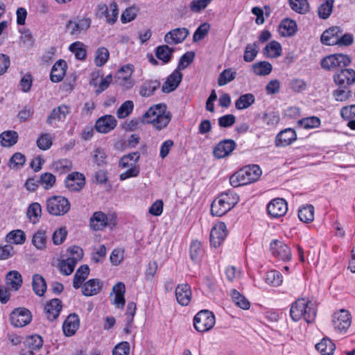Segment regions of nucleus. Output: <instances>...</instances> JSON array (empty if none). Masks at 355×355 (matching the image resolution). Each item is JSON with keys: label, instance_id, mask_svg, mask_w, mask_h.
I'll return each mask as SVG.
<instances>
[{"label": "nucleus", "instance_id": "obj_1", "mask_svg": "<svg viewBox=\"0 0 355 355\" xmlns=\"http://www.w3.org/2000/svg\"><path fill=\"white\" fill-rule=\"evenodd\" d=\"M172 118V114L167 111L166 105L159 103L151 106L143 114L141 122L151 124L156 130H162L167 127Z\"/></svg>", "mask_w": 355, "mask_h": 355}, {"label": "nucleus", "instance_id": "obj_2", "mask_svg": "<svg viewBox=\"0 0 355 355\" xmlns=\"http://www.w3.org/2000/svg\"><path fill=\"white\" fill-rule=\"evenodd\" d=\"M261 174L262 171L259 165H248L231 175L230 183L233 187L247 185L257 181Z\"/></svg>", "mask_w": 355, "mask_h": 355}, {"label": "nucleus", "instance_id": "obj_3", "mask_svg": "<svg viewBox=\"0 0 355 355\" xmlns=\"http://www.w3.org/2000/svg\"><path fill=\"white\" fill-rule=\"evenodd\" d=\"M352 59L348 55L334 53L323 58L320 61L322 68L327 71H336L349 65Z\"/></svg>", "mask_w": 355, "mask_h": 355}, {"label": "nucleus", "instance_id": "obj_4", "mask_svg": "<svg viewBox=\"0 0 355 355\" xmlns=\"http://www.w3.org/2000/svg\"><path fill=\"white\" fill-rule=\"evenodd\" d=\"M47 211L53 216H64L69 212L71 204L67 198L61 196H53L46 202Z\"/></svg>", "mask_w": 355, "mask_h": 355}, {"label": "nucleus", "instance_id": "obj_5", "mask_svg": "<svg viewBox=\"0 0 355 355\" xmlns=\"http://www.w3.org/2000/svg\"><path fill=\"white\" fill-rule=\"evenodd\" d=\"M215 323L214 314L207 309L200 311L193 318V327L200 333L209 331L214 327Z\"/></svg>", "mask_w": 355, "mask_h": 355}, {"label": "nucleus", "instance_id": "obj_6", "mask_svg": "<svg viewBox=\"0 0 355 355\" xmlns=\"http://www.w3.org/2000/svg\"><path fill=\"white\" fill-rule=\"evenodd\" d=\"M309 302V300L300 298L292 304L290 309V315L293 320L298 321L302 318H304L308 324L311 322L310 314L307 311Z\"/></svg>", "mask_w": 355, "mask_h": 355}, {"label": "nucleus", "instance_id": "obj_7", "mask_svg": "<svg viewBox=\"0 0 355 355\" xmlns=\"http://www.w3.org/2000/svg\"><path fill=\"white\" fill-rule=\"evenodd\" d=\"M92 20L89 17H76L67 21L66 31L71 35L77 37L89 29Z\"/></svg>", "mask_w": 355, "mask_h": 355}, {"label": "nucleus", "instance_id": "obj_8", "mask_svg": "<svg viewBox=\"0 0 355 355\" xmlns=\"http://www.w3.org/2000/svg\"><path fill=\"white\" fill-rule=\"evenodd\" d=\"M351 315L346 309H340L332 315V324L337 332L345 333L351 326Z\"/></svg>", "mask_w": 355, "mask_h": 355}, {"label": "nucleus", "instance_id": "obj_9", "mask_svg": "<svg viewBox=\"0 0 355 355\" xmlns=\"http://www.w3.org/2000/svg\"><path fill=\"white\" fill-rule=\"evenodd\" d=\"M133 71L134 67L132 64H128L121 67L115 75L116 83L124 89L132 88L135 84L131 78Z\"/></svg>", "mask_w": 355, "mask_h": 355}, {"label": "nucleus", "instance_id": "obj_10", "mask_svg": "<svg viewBox=\"0 0 355 355\" xmlns=\"http://www.w3.org/2000/svg\"><path fill=\"white\" fill-rule=\"evenodd\" d=\"M270 250L272 254L279 260L288 261L291 259V250L282 241L272 240L270 244Z\"/></svg>", "mask_w": 355, "mask_h": 355}, {"label": "nucleus", "instance_id": "obj_11", "mask_svg": "<svg viewBox=\"0 0 355 355\" xmlns=\"http://www.w3.org/2000/svg\"><path fill=\"white\" fill-rule=\"evenodd\" d=\"M11 324L16 327H22L28 324L32 320V315L25 308L15 309L10 315Z\"/></svg>", "mask_w": 355, "mask_h": 355}, {"label": "nucleus", "instance_id": "obj_12", "mask_svg": "<svg viewBox=\"0 0 355 355\" xmlns=\"http://www.w3.org/2000/svg\"><path fill=\"white\" fill-rule=\"evenodd\" d=\"M333 79L334 83L340 87H347L355 83V70L342 68L334 73Z\"/></svg>", "mask_w": 355, "mask_h": 355}, {"label": "nucleus", "instance_id": "obj_13", "mask_svg": "<svg viewBox=\"0 0 355 355\" xmlns=\"http://www.w3.org/2000/svg\"><path fill=\"white\" fill-rule=\"evenodd\" d=\"M236 143L230 139L219 141L213 148V155L217 159H223L230 156L236 147Z\"/></svg>", "mask_w": 355, "mask_h": 355}, {"label": "nucleus", "instance_id": "obj_14", "mask_svg": "<svg viewBox=\"0 0 355 355\" xmlns=\"http://www.w3.org/2000/svg\"><path fill=\"white\" fill-rule=\"evenodd\" d=\"M227 235L226 225L220 222L216 223L210 232V244L214 248L219 247Z\"/></svg>", "mask_w": 355, "mask_h": 355}, {"label": "nucleus", "instance_id": "obj_15", "mask_svg": "<svg viewBox=\"0 0 355 355\" xmlns=\"http://www.w3.org/2000/svg\"><path fill=\"white\" fill-rule=\"evenodd\" d=\"M288 211L287 202L283 198H275L267 206V211L272 218H280Z\"/></svg>", "mask_w": 355, "mask_h": 355}, {"label": "nucleus", "instance_id": "obj_16", "mask_svg": "<svg viewBox=\"0 0 355 355\" xmlns=\"http://www.w3.org/2000/svg\"><path fill=\"white\" fill-rule=\"evenodd\" d=\"M98 14L100 17H105L108 24H114L116 21L119 15L117 3L112 2L109 7L105 4L98 5Z\"/></svg>", "mask_w": 355, "mask_h": 355}, {"label": "nucleus", "instance_id": "obj_17", "mask_svg": "<svg viewBox=\"0 0 355 355\" xmlns=\"http://www.w3.org/2000/svg\"><path fill=\"white\" fill-rule=\"evenodd\" d=\"M64 183L69 191H80L85 185V178L81 173L73 172L67 176Z\"/></svg>", "mask_w": 355, "mask_h": 355}, {"label": "nucleus", "instance_id": "obj_18", "mask_svg": "<svg viewBox=\"0 0 355 355\" xmlns=\"http://www.w3.org/2000/svg\"><path fill=\"white\" fill-rule=\"evenodd\" d=\"M117 125L115 117L110 114L104 115L98 119L95 123L97 132L106 134L113 130Z\"/></svg>", "mask_w": 355, "mask_h": 355}, {"label": "nucleus", "instance_id": "obj_19", "mask_svg": "<svg viewBox=\"0 0 355 355\" xmlns=\"http://www.w3.org/2000/svg\"><path fill=\"white\" fill-rule=\"evenodd\" d=\"M189 31L187 28H177L168 32L164 36V42L168 44L182 43L189 35Z\"/></svg>", "mask_w": 355, "mask_h": 355}, {"label": "nucleus", "instance_id": "obj_20", "mask_svg": "<svg viewBox=\"0 0 355 355\" xmlns=\"http://www.w3.org/2000/svg\"><path fill=\"white\" fill-rule=\"evenodd\" d=\"M175 297L181 306H187L191 300L192 291L188 284H178L175 288Z\"/></svg>", "mask_w": 355, "mask_h": 355}, {"label": "nucleus", "instance_id": "obj_21", "mask_svg": "<svg viewBox=\"0 0 355 355\" xmlns=\"http://www.w3.org/2000/svg\"><path fill=\"white\" fill-rule=\"evenodd\" d=\"M296 139L295 131L292 128H286L277 134L275 144L277 147H285L291 144Z\"/></svg>", "mask_w": 355, "mask_h": 355}, {"label": "nucleus", "instance_id": "obj_22", "mask_svg": "<svg viewBox=\"0 0 355 355\" xmlns=\"http://www.w3.org/2000/svg\"><path fill=\"white\" fill-rule=\"evenodd\" d=\"M182 79V73L176 69L169 75L162 87V91L164 93H169L174 91L180 84Z\"/></svg>", "mask_w": 355, "mask_h": 355}, {"label": "nucleus", "instance_id": "obj_23", "mask_svg": "<svg viewBox=\"0 0 355 355\" xmlns=\"http://www.w3.org/2000/svg\"><path fill=\"white\" fill-rule=\"evenodd\" d=\"M342 33L343 30L340 26H332L323 32L320 40L324 44L334 46Z\"/></svg>", "mask_w": 355, "mask_h": 355}, {"label": "nucleus", "instance_id": "obj_24", "mask_svg": "<svg viewBox=\"0 0 355 355\" xmlns=\"http://www.w3.org/2000/svg\"><path fill=\"white\" fill-rule=\"evenodd\" d=\"M62 308V304L60 300L58 298L52 299L44 307L47 319L50 321L55 320L59 316Z\"/></svg>", "mask_w": 355, "mask_h": 355}, {"label": "nucleus", "instance_id": "obj_25", "mask_svg": "<svg viewBox=\"0 0 355 355\" xmlns=\"http://www.w3.org/2000/svg\"><path fill=\"white\" fill-rule=\"evenodd\" d=\"M80 325L78 315L76 313H71L64 320L62 329L65 336H71L75 334Z\"/></svg>", "mask_w": 355, "mask_h": 355}, {"label": "nucleus", "instance_id": "obj_26", "mask_svg": "<svg viewBox=\"0 0 355 355\" xmlns=\"http://www.w3.org/2000/svg\"><path fill=\"white\" fill-rule=\"evenodd\" d=\"M70 112V107L66 105H61L54 108L50 115L47 117L46 123L52 125L55 121H64Z\"/></svg>", "mask_w": 355, "mask_h": 355}, {"label": "nucleus", "instance_id": "obj_27", "mask_svg": "<svg viewBox=\"0 0 355 355\" xmlns=\"http://www.w3.org/2000/svg\"><path fill=\"white\" fill-rule=\"evenodd\" d=\"M102 282L98 279H91L82 286V293L85 296H93L100 293Z\"/></svg>", "mask_w": 355, "mask_h": 355}, {"label": "nucleus", "instance_id": "obj_28", "mask_svg": "<svg viewBox=\"0 0 355 355\" xmlns=\"http://www.w3.org/2000/svg\"><path fill=\"white\" fill-rule=\"evenodd\" d=\"M231 209L232 208L220 196L216 198L211 205V214L215 216H222Z\"/></svg>", "mask_w": 355, "mask_h": 355}, {"label": "nucleus", "instance_id": "obj_29", "mask_svg": "<svg viewBox=\"0 0 355 355\" xmlns=\"http://www.w3.org/2000/svg\"><path fill=\"white\" fill-rule=\"evenodd\" d=\"M6 284L11 291H18L23 284L21 275L17 270L9 271L6 276Z\"/></svg>", "mask_w": 355, "mask_h": 355}, {"label": "nucleus", "instance_id": "obj_30", "mask_svg": "<svg viewBox=\"0 0 355 355\" xmlns=\"http://www.w3.org/2000/svg\"><path fill=\"white\" fill-rule=\"evenodd\" d=\"M66 67L67 63L64 60H58L52 67L50 74L51 80L53 83L60 82L65 75Z\"/></svg>", "mask_w": 355, "mask_h": 355}, {"label": "nucleus", "instance_id": "obj_31", "mask_svg": "<svg viewBox=\"0 0 355 355\" xmlns=\"http://www.w3.org/2000/svg\"><path fill=\"white\" fill-rule=\"evenodd\" d=\"M297 30L296 21L288 18L284 19L279 26V34L283 37H291L295 34Z\"/></svg>", "mask_w": 355, "mask_h": 355}, {"label": "nucleus", "instance_id": "obj_32", "mask_svg": "<svg viewBox=\"0 0 355 355\" xmlns=\"http://www.w3.org/2000/svg\"><path fill=\"white\" fill-rule=\"evenodd\" d=\"M107 217L102 211H96L94 213L89 220V225L92 230L98 231L103 230L107 226Z\"/></svg>", "mask_w": 355, "mask_h": 355}, {"label": "nucleus", "instance_id": "obj_33", "mask_svg": "<svg viewBox=\"0 0 355 355\" xmlns=\"http://www.w3.org/2000/svg\"><path fill=\"white\" fill-rule=\"evenodd\" d=\"M112 292L115 294L114 304L119 309H123L125 303L124 297L125 292V284L123 282L116 283L112 287Z\"/></svg>", "mask_w": 355, "mask_h": 355}, {"label": "nucleus", "instance_id": "obj_34", "mask_svg": "<svg viewBox=\"0 0 355 355\" xmlns=\"http://www.w3.org/2000/svg\"><path fill=\"white\" fill-rule=\"evenodd\" d=\"M160 87V83L157 80H145L139 88V94L144 97H149Z\"/></svg>", "mask_w": 355, "mask_h": 355}, {"label": "nucleus", "instance_id": "obj_35", "mask_svg": "<svg viewBox=\"0 0 355 355\" xmlns=\"http://www.w3.org/2000/svg\"><path fill=\"white\" fill-rule=\"evenodd\" d=\"M175 49L169 47L167 44L159 46L155 49V55L163 64L168 63L175 52Z\"/></svg>", "mask_w": 355, "mask_h": 355}, {"label": "nucleus", "instance_id": "obj_36", "mask_svg": "<svg viewBox=\"0 0 355 355\" xmlns=\"http://www.w3.org/2000/svg\"><path fill=\"white\" fill-rule=\"evenodd\" d=\"M24 345L29 349L27 352V355H33V350L40 349L43 345V339L42 336L34 334L26 337ZM21 355H26V354Z\"/></svg>", "mask_w": 355, "mask_h": 355}, {"label": "nucleus", "instance_id": "obj_37", "mask_svg": "<svg viewBox=\"0 0 355 355\" xmlns=\"http://www.w3.org/2000/svg\"><path fill=\"white\" fill-rule=\"evenodd\" d=\"M89 274V268L87 265L81 266L76 272L73 277V286L78 289L80 288L83 283L87 278Z\"/></svg>", "mask_w": 355, "mask_h": 355}, {"label": "nucleus", "instance_id": "obj_38", "mask_svg": "<svg viewBox=\"0 0 355 355\" xmlns=\"http://www.w3.org/2000/svg\"><path fill=\"white\" fill-rule=\"evenodd\" d=\"M282 51L281 44L278 42L273 40L265 46L263 53L267 58H275L281 55Z\"/></svg>", "mask_w": 355, "mask_h": 355}, {"label": "nucleus", "instance_id": "obj_39", "mask_svg": "<svg viewBox=\"0 0 355 355\" xmlns=\"http://www.w3.org/2000/svg\"><path fill=\"white\" fill-rule=\"evenodd\" d=\"M32 286L35 293L38 296H43L47 288L44 278L39 274L33 276Z\"/></svg>", "mask_w": 355, "mask_h": 355}, {"label": "nucleus", "instance_id": "obj_40", "mask_svg": "<svg viewBox=\"0 0 355 355\" xmlns=\"http://www.w3.org/2000/svg\"><path fill=\"white\" fill-rule=\"evenodd\" d=\"M252 69L253 72L257 76H267L270 74L272 70V64L267 61H260L252 64Z\"/></svg>", "mask_w": 355, "mask_h": 355}, {"label": "nucleus", "instance_id": "obj_41", "mask_svg": "<svg viewBox=\"0 0 355 355\" xmlns=\"http://www.w3.org/2000/svg\"><path fill=\"white\" fill-rule=\"evenodd\" d=\"M316 349L322 355H331L336 349L335 344L329 338H323L315 345Z\"/></svg>", "mask_w": 355, "mask_h": 355}, {"label": "nucleus", "instance_id": "obj_42", "mask_svg": "<svg viewBox=\"0 0 355 355\" xmlns=\"http://www.w3.org/2000/svg\"><path fill=\"white\" fill-rule=\"evenodd\" d=\"M0 139L2 146L10 147L17 142L18 134L13 130L5 131L0 135Z\"/></svg>", "mask_w": 355, "mask_h": 355}, {"label": "nucleus", "instance_id": "obj_43", "mask_svg": "<svg viewBox=\"0 0 355 355\" xmlns=\"http://www.w3.org/2000/svg\"><path fill=\"white\" fill-rule=\"evenodd\" d=\"M140 154L139 152H134L125 155L121 158L119 165L122 168H129L131 166H136Z\"/></svg>", "mask_w": 355, "mask_h": 355}, {"label": "nucleus", "instance_id": "obj_44", "mask_svg": "<svg viewBox=\"0 0 355 355\" xmlns=\"http://www.w3.org/2000/svg\"><path fill=\"white\" fill-rule=\"evenodd\" d=\"M236 76V71L232 68L224 69L218 76V85L224 86L231 81L234 80Z\"/></svg>", "mask_w": 355, "mask_h": 355}, {"label": "nucleus", "instance_id": "obj_45", "mask_svg": "<svg viewBox=\"0 0 355 355\" xmlns=\"http://www.w3.org/2000/svg\"><path fill=\"white\" fill-rule=\"evenodd\" d=\"M255 101V97L252 94H245L240 96L235 103L237 110H241L249 107Z\"/></svg>", "mask_w": 355, "mask_h": 355}, {"label": "nucleus", "instance_id": "obj_46", "mask_svg": "<svg viewBox=\"0 0 355 355\" xmlns=\"http://www.w3.org/2000/svg\"><path fill=\"white\" fill-rule=\"evenodd\" d=\"M69 51L75 54L78 60H85L87 55V51L85 45L81 42L77 41L72 43L69 48Z\"/></svg>", "mask_w": 355, "mask_h": 355}, {"label": "nucleus", "instance_id": "obj_47", "mask_svg": "<svg viewBox=\"0 0 355 355\" xmlns=\"http://www.w3.org/2000/svg\"><path fill=\"white\" fill-rule=\"evenodd\" d=\"M259 46L258 42L247 44L244 51L243 60L247 62L253 61L257 55Z\"/></svg>", "mask_w": 355, "mask_h": 355}, {"label": "nucleus", "instance_id": "obj_48", "mask_svg": "<svg viewBox=\"0 0 355 355\" xmlns=\"http://www.w3.org/2000/svg\"><path fill=\"white\" fill-rule=\"evenodd\" d=\"M233 302L240 308L247 310L250 308V302L242 295L239 291L233 289L231 292Z\"/></svg>", "mask_w": 355, "mask_h": 355}, {"label": "nucleus", "instance_id": "obj_49", "mask_svg": "<svg viewBox=\"0 0 355 355\" xmlns=\"http://www.w3.org/2000/svg\"><path fill=\"white\" fill-rule=\"evenodd\" d=\"M334 0H325L318 9V13L321 19H327L332 12Z\"/></svg>", "mask_w": 355, "mask_h": 355}, {"label": "nucleus", "instance_id": "obj_50", "mask_svg": "<svg viewBox=\"0 0 355 355\" xmlns=\"http://www.w3.org/2000/svg\"><path fill=\"white\" fill-rule=\"evenodd\" d=\"M41 214L42 208L38 202H33L30 205L27 210V216L33 223L39 220Z\"/></svg>", "mask_w": 355, "mask_h": 355}, {"label": "nucleus", "instance_id": "obj_51", "mask_svg": "<svg viewBox=\"0 0 355 355\" xmlns=\"http://www.w3.org/2000/svg\"><path fill=\"white\" fill-rule=\"evenodd\" d=\"M77 262L73 259L67 257L59 263L60 271L62 275H69L76 266Z\"/></svg>", "mask_w": 355, "mask_h": 355}, {"label": "nucleus", "instance_id": "obj_52", "mask_svg": "<svg viewBox=\"0 0 355 355\" xmlns=\"http://www.w3.org/2000/svg\"><path fill=\"white\" fill-rule=\"evenodd\" d=\"M25 233L21 230H12L6 236V241L15 244H22L25 242Z\"/></svg>", "mask_w": 355, "mask_h": 355}, {"label": "nucleus", "instance_id": "obj_53", "mask_svg": "<svg viewBox=\"0 0 355 355\" xmlns=\"http://www.w3.org/2000/svg\"><path fill=\"white\" fill-rule=\"evenodd\" d=\"M265 281L269 285L277 286L282 282V276L279 271L270 270L266 272Z\"/></svg>", "mask_w": 355, "mask_h": 355}, {"label": "nucleus", "instance_id": "obj_54", "mask_svg": "<svg viewBox=\"0 0 355 355\" xmlns=\"http://www.w3.org/2000/svg\"><path fill=\"white\" fill-rule=\"evenodd\" d=\"M109 51L105 47H100L96 51L95 64L98 67L104 65L108 60Z\"/></svg>", "mask_w": 355, "mask_h": 355}, {"label": "nucleus", "instance_id": "obj_55", "mask_svg": "<svg viewBox=\"0 0 355 355\" xmlns=\"http://www.w3.org/2000/svg\"><path fill=\"white\" fill-rule=\"evenodd\" d=\"M46 236L44 231H37L32 239V243L38 250H43L46 248Z\"/></svg>", "mask_w": 355, "mask_h": 355}, {"label": "nucleus", "instance_id": "obj_56", "mask_svg": "<svg viewBox=\"0 0 355 355\" xmlns=\"http://www.w3.org/2000/svg\"><path fill=\"white\" fill-rule=\"evenodd\" d=\"M291 9L300 14L305 13L309 8L307 0H288Z\"/></svg>", "mask_w": 355, "mask_h": 355}, {"label": "nucleus", "instance_id": "obj_57", "mask_svg": "<svg viewBox=\"0 0 355 355\" xmlns=\"http://www.w3.org/2000/svg\"><path fill=\"white\" fill-rule=\"evenodd\" d=\"M107 153L102 148H97L93 151V161L98 166H104L107 164Z\"/></svg>", "mask_w": 355, "mask_h": 355}, {"label": "nucleus", "instance_id": "obj_58", "mask_svg": "<svg viewBox=\"0 0 355 355\" xmlns=\"http://www.w3.org/2000/svg\"><path fill=\"white\" fill-rule=\"evenodd\" d=\"M203 254L202 244L198 241H193L190 245V256L193 261H198Z\"/></svg>", "mask_w": 355, "mask_h": 355}, {"label": "nucleus", "instance_id": "obj_59", "mask_svg": "<svg viewBox=\"0 0 355 355\" xmlns=\"http://www.w3.org/2000/svg\"><path fill=\"white\" fill-rule=\"evenodd\" d=\"M219 196L225 200V202L232 209L238 203L239 200V196L232 190L221 193Z\"/></svg>", "mask_w": 355, "mask_h": 355}, {"label": "nucleus", "instance_id": "obj_60", "mask_svg": "<svg viewBox=\"0 0 355 355\" xmlns=\"http://www.w3.org/2000/svg\"><path fill=\"white\" fill-rule=\"evenodd\" d=\"M134 103L132 101H126L117 110L116 115L119 119L128 116L133 110Z\"/></svg>", "mask_w": 355, "mask_h": 355}, {"label": "nucleus", "instance_id": "obj_61", "mask_svg": "<svg viewBox=\"0 0 355 355\" xmlns=\"http://www.w3.org/2000/svg\"><path fill=\"white\" fill-rule=\"evenodd\" d=\"M209 28L210 25L208 23L200 24L193 33V42H196L202 40L207 35Z\"/></svg>", "mask_w": 355, "mask_h": 355}, {"label": "nucleus", "instance_id": "obj_62", "mask_svg": "<svg viewBox=\"0 0 355 355\" xmlns=\"http://www.w3.org/2000/svg\"><path fill=\"white\" fill-rule=\"evenodd\" d=\"M40 184L45 189L51 188L55 182V176L51 173H44L40 177Z\"/></svg>", "mask_w": 355, "mask_h": 355}, {"label": "nucleus", "instance_id": "obj_63", "mask_svg": "<svg viewBox=\"0 0 355 355\" xmlns=\"http://www.w3.org/2000/svg\"><path fill=\"white\" fill-rule=\"evenodd\" d=\"M67 231L65 227H62L55 230L52 236V241L54 245L62 244L66 239Z\"/></svg>", "mask_w": 355, "mask_h": 355}, {"label": "nucleus", "instance_id": "obj_64", "mask_svg": "<svg viewBox=\"0 0 355 355\" xmlns=\"http://www.w3.org/2000/svg\"><path fill=\"white\" fill-rule=\"evenodd\" d=\"M51 145L52 139L49 134H42L37 140V146L41 150H48Z\"/></svg>", "mask_w": 355, "mask_h": 355}]
</instances>
